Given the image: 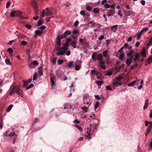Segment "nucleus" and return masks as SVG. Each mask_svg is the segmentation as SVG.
Instances as JSON below:
<instances>
[{"instance_id": "8", "label": "nucleus", "mask_w": 152, "mask_h": 152, "mask_svg": "<svg viewBox=\"0 0 152 152\" xmlns=\"http://www.w3.org/2000/svg\"><path fill=\"white\" fill-rule=\"evenodd\" d=\"M32 81V79H29L26 81L23 80V82L24 83V85H23L24 87V88L26 87L27 85L28 84L31 83V82Z\"/></svg>"}, {"instance_id": "2", "label": "nucleus", "mask_w": 152, "mask_h": 152, "mask_svg": "<svg viewBox=\"0 0 152 152\" xmlns=\"http://www.w3.org/2000/svg\"><path fill=\"white\" fill-rule=\"evenodd\" d=\"M3 135L4 137L5 136L6 137L8 136L11 137L15 135L16 137H17L18 136L17 135L15 134V132L9 133L8 131H7L5 132L4 133Z\"/></svg>"}, {"instance_id": "40", "label": "nucleus", "mask_w": 152, "mask_h": 152, "mask_svg": "<svg viewBox=\"0 0 152 152\" xmlns=\"http://www.w3.org/2000/svg\"><path fill=\"white\" fill-rule=\"evenodd\" d=\"M52 14V12L50 10H48L45 16H48Z\"/></svg>"}, {"instance_id": "32", "label": "nucleus", "mask_w": 152, "mask_h": 152, "mask_svg": "<svg viewBox=\"0 0 152 152\" xmlns=\"http://www.w3.org/2000/svg\"><path fill=\"white\" fill-rule=\"evenodd\" d=\"M99 105V103L98 102H96L94 106V109L96 110L97 109Z\"/></svg>"}, {"instance_id": "11", "label": "nucleus", "mask_w": 152, "mask_h": 152, "mask_svg": "<svg viewBox=\"0 0 152 152\" xmlns=\"http://www.w3.org/2000/svg\"><path fill=\"white\" fill-rule=\"evenodd\" d=\"M79 42L81 43L82 45H86L87 44V42L86 41L85 39L80 38L79 39Z\"/></svg>"}, {"instance_id": "57", "label": "nucleus", "mask_w": 152, "mask_h": 152, "mask_svg": "<svg viewBox=\"0 0 152 152\" xmlns=\"http://www.w3.org/2000/svg\"><path fill=\"white\" fill-rule=\"evenodd\" d=\"M80 66L79 65H77L75 67V69L76 70H78L80 69Z\"/></svg>"}, {"instance_id": "35", "label": "nucleus", "mask_w": 152, "mask_h": 152, "mask_svg": "<svg viewBox=\"0 0 152 152\" xmlns=\"http://www.w3.org/2000/svg\"><path fill=\"white\" fill-rule=\"evenodd\" d=\"M16 15L19 17L21 14L22 13V12L19 10H16Z\"/></svg>"}, {"instance_id": "41", "label": "nucleus", "mask_w": 152, "mask_h": 152, "mask_svg": "<svg viewBox=\"0 0 152 152\" xmlns=\"http://www.w3.org/2000/svg\"><path fill=\"white\" fill-rule=\"evenodd\" d=\"M66 64L69 67L71 68L73 65V62L72 61H71L68 64V63H66Z\"/></svg>"}, {"instance_id": "25", "label": "nucleus", "mask_w": 152, "mask_h": 152, "mask_svg": "<svg viewBox=\"0 0 152 152\" xmlns=\"http://www.w3.org/2000/svg\"><path fill=\"white\" fill-rule=\"evenodd\" d=\"M5 62L6 64L7 65H11L12 64L10 62V61L9 59L6 58L5 60Z\"/></svg>"}, {"instance_id": "34", "label": "nucleus", "mask_w": 152, "mask_h": 152, "mask_svg": "<svg viewBox=\"0 0 152 152\" xmlns=\"http://www.w3.org/2000/svg\"><path fill=\"white\" fill-rule=\"evenodd\" d=\"M147 61L149 64L151 63L152 62V56H151L149 57Z\"/></svg>"}, {"instance_id": "44", "label": "nucleus", "mask_w": 152, "mask_h": 152, "mask_svg": "<svg viewBox=\"0 0 152 152\" xmlns=\"http://www.w3.org/2000/svg\"><path fill=\"white\" fill-rule=\"evenodd\" d=\"M76 44V42L74 41H72L71 43V45L74 48H76V46H75V44Z\"/></svg>"}, {"instance_id": "14", "label": "nucleus", "mask_w": 152, "mask_h": 152, "mask_svg": "<svg viewBox=\"0 0 152 152\" xmlns=\"http://www.w3.org/2000/svg\"><path fill=\"white\" fill-rule=\"evenodd\" d=\"M60 38H61V36H60L59 35H58L57 38V44L59 45H61V41L60 39Z\"/></svg>"}, {"instance_id": "39", "label": "nucleus", "mask_w": 152, "mask_h": 152, "mask_svg": "<svg viewBox=\"0 0 152 152\" xmlns=\"http://www.w3.org/2000/svg\"><path fill=\"white\" fill-rule=\"evenodd\" d=\"M14 91L15 88L14 87H13L12 88V89L10 92L9 93V95L10 96L12 95L13 93L14 92Z\"/></svg>"}, {"instance_id": "15", "label": "nucleus", "mask_w": 152, "mask_h": 152, "mask_svg": "<svg viewBox=\"0 0 152 152\" xmlns=\"http://www.w3.org/2000/svg\"><path fill=\"white\" fill-rule=\"evenodd\" d=\"M134 52V50H130L129 52L126 53V55L129 57H131Z\"/></svg>"}, {"instance_id": "31", "label": "nucleus", "mask_w": 152, "mask_h": 152, "mask_svg": "<svg viewBox=\"0 0 152 152\" xmlns=\"http://www.w3.org/2000/svg\"><path fill=\"white\" fill-rule=\"evenodd\" d=\"M124 47H126L129 50H130L132 48V46H129L127 43H125L124 45Z\"/></svg>"}, {"instance_id": "42", "label": "nucleus", "mask_w": 152, "mask_h": 152, "mask_svg": "<svg viewBox=\"0 0 152 152\" xmlns=\"http://www.w3.org/2000/svg\"><path fill=\"white\" fill-rule=\"evenodd\" d=\"M93 12L95 13H97L99 12V9L97 8H95L93 9Z\"/></svg>"}, {"instance_id": "49", "label": "nucleus", "mask_w": 152, "mask_h": 152, "mask_svg": "<svg viewBox=\"0 0 152 152\" xmlns=\"http://www.w3.org/2000/svg\"><path fill=\"white\" fill-rule=\"evenodd\" d=\"M34 85L33 84H30L26 88V90H27L31 88L32 87L34 86Z\"/></svg>"}, {"instance_id": "1", "label": "nucleus", "mask_w": 152, "mask_h": 152, "mask_svg": "<svg viewBox=\"0 0 152 152\" xmlns=\"http://www.w3.org/2000/svg\"><path fill=\"white\" fill-rule=\"evenodd\" d=\"M93 126L91 124H89V126L85 129L86 134L85 136L89 138L92 135L94 132V130L93 129Z\"/></svg>"}, {"instance_id": "37", "label": "nucleus", "mask_w": 152, "mask_h": 152, "mask_svg": "<svg viewBox=\"0 0 152 152\" xmlns=\"http://www.w3.org/2000/svg\"><path fill=\"white\" fill-rule=\"evenodd\" d=\"M75 127L77 128L78 129H79V130L80 131V132H82V129L81 126H79L77 125H75Z\"/></svg>"}, {"instance_id": "36", "label": "nucleus", "mask_w": 152, "mask_h": 152, "mask_svg": "<svg viewBox=\"0 0 152 152\" xmlns=\"http://www.w3.org/2000/svg\"><path fill=\"white\" fill-rule=\"evenodd\" d=\"M108 51L107 50L104 51L103 53V56L105 57L107 56L108 54Z\"/></svg>"}, {"instance_id": "18", "label": "nucleus", "mask_w": 152, "mask_h": 152, "mask_svg": "<svg viewBox=\"0 0 152 152\" xmlns=\"http://www.w3.org/2000/svg\"><path fill=\"white\" fill-rule=\"evenodd\" d=\"M132 62V59L131 58H128L126 59V64L127 65H130Z\"/></svg>"}, {"instance_id": "58", "label": "nucleus", "mask_w": 152, "mask_h": 152, "mask_svg": "<svg viewBox=\"0 0 152 152\" xmlns=\"http://www.w3.org/2000/svg\"><path fill=\"white\" fill-rule=\"evenodd\" d=\"M94 96L95 98L98 100H100L101 99L100 97L98 95H95Z\"/></svg>"}, {"instance_id": "13", "label": "nucleus", "mask_w": 152, "mask_h": 152, "mask_svg": "<svg viewBox=\"0 0 152 152\" xmlns=\"http://www.w3.org/2000/svg\"><path fill=\"white\" fill-rule=\"evenodd\" d=\"M65 52V51L63 50H60V51L57 52L56 55L58 56L62 55L64 54Z\"/></svg>"}, {"instance_id": "29", "label": "nucleus", "mask_w": 152, "mask_h": 152, "mask_svg": "<svg viewBox=\"0 0 152 152\" xmlns=\"http://www.w3.org/2000/svg\"><path fill=\"white\" fill-rule=\"evenodd\" d=\"M122 77L121 75H119L118 77L115 78V79L118 81H121L122 79Z\"/></svg>"}, {"instance_id": "45", "label": "nucleus", "mask_w": 152, "mask_h": 152, "mask_svg": "<svg viewBox=\"0 0 152 152\" xmlns=\"http://www.w3.org/2000/svg\"><path fill=\"white\" fill-rule=\"evenodd\" d=\"M37 76V73L35 72L33 75V79L34 80H36V78Z\"/></svg>"}, {"instance_id": "62", "label": "nucleus", "mask_w": 152, "mask_h": 152, "mask_svg": "<svg viewBox=\"0 0 152 152\" xmlns=\"http://www.w3.org/2000/svg\"><path fill=\"white\" fill-rule=\"evenodd\" d=\"M21 44L22 45H26L27 44V43L25 41H23L21 42Z\"/></svg>"}, {"instance_id": "4", "label": "nucleus", "mask_w": 152, "mask_h": 152, "mask_svg": "<svg viewBox=\"0 0 152 152\" xmlns=\"http://www.w3.org/2000/svg\"><path fill=\"white\" fill-rule=\"evenodd\" d=\"M108 11L110 12V13L107 12V15L108 17L113 16L115 13V10L114 9H109Z\"/></svg>"}, {"instance_id": "61", "label": "nucleus", "mask_w": 152, "mask_h": 152, "mask_svg": "<svg viewBox=\"0 0 152 152\" xmlns=\"http://www.w3.org/2000/svg\"><path fill=\"white\" fill-rule=\"evenodd\" d=\"M115 6L114 4H112L111 5H110L109 8H112L113 9L115 10Z\"/></svg>"}, {"instance_id": "23", "label": "nucleus", "mask_w": 152, "mask_h": 152, "mask_svg": "<svg viewBox=\"0 0 152 152\" xmlns=\"http://www.w3.org/2000/svg\"><path fill=\"white\" fill-rule=\"evenodd\" d=\"M139 55L138 53H137L135 55V58H134V60L135 61H137V60H139Z\"/></svg>"}, {"instance_id": "26", "label": "nucleus", "mask_w": 152, "mask_h": 152, "mask_svg": "<svg viewBox=\"0 0 152 152\" xmlns=\"http://www.w3.org/2000/svg\"><path fill=\"white\" fill-rule=\"evenodd\" d=\"M136 82V81H134L128 84V86L129 87H133L134 86V85L135 83Z\"/></svg>"}, {"instance_id": "43", "label": "nucleus", "mask_w": 152, "mask_h": 152, "mask_svg": "<svg viewBox=\"0 0 152 152\" xmlns=\"http://www.w3.org/2000/svg\"><path fill=\"white\" fill-rule=\"evenodd\" d=\"M56 61V58H54L53 60L51 61V62L53 64H55Z\"/></svg>"}, {"instance_id": "63", "label": "nucleus", "mask_w": 152, "mask_h": 152, "mask_svg": "<svg viewBox=\"0 0 152 152\" xmlns=\"http://www.w3.org/2000/svg\"><path fill=\"white\" fill-rule=\"evenodd\" d=\"M46 28V26H42L40 27L39 28L41 29V30L43 31V30L45 29Z\"/></svg>"}, {"instance_id": "28", "label": "nucleus", "mask_w": 152, "mask_h": 152, "mask_svg": "<svg viewBox=\"0 0 152 152\" xmlns=\"http://www.w3.org/2000/svg\"><path fill=\"white\" fill-rule=\"evenodd\" d=\"M13 107V105L12 104H10L7 107V112H9L11 110V109Z\"/></svg>"}, {"instance_id": "12", "label": "nucleus", "mask_w": 152, "mask_h": 152, "mask_svg": "<svg viewBox=\"0 0 152 152\" xmlns=\"http://www.w3.org/2000/svg\"><path fill=\"white\" fill-rule=\"evenodd\" d=\"M103 58V57L102 54H99L98 55L97 58L99 61H102Z\"/></svg>"}, {"instance_id": "9", "label": "nucleus", "mask_w": 152, "mask_h": 152, "mask_svg": "<svg viewBox=\"0 0 152 152\" xmlns=\"http://www.w3.org/2000/svg\"><path fill=\"white\" fill-rule=\"evenodd\" d=\"M149 104V100L148 99H147L145 101V104L143 106V109L145 110L146 109L148 106Z\"/></svg>"}, {"instance_id": "22", "label": "nucleus", "mask_w": 152, "mask_h": 152, "mask_svg": "<svg viewBox=\"0 0 152 152\" xmlns=\"http://www.w3.org/2000/svg\"><path fill=\"white\" fill-rule=\"evenodd\" d=\"M95 68H94V69L91 70V73L92 75H96V74L97 73L99 72L95 70Z\"/></svg>"}, {"instance_id": "10", "label": "nucleus", "mask_w": 152, "mask_h": 152, "mask_svg": "<svg viewBox=\"0 0 152 152\" xmlns=\"http://www.w3.org/2000/svg\"><path fill=\"white\" fill-rule=\"evenodd\" d=\"M44 32L43 31L39 30H36L35 31V34L37 35L40 36V35Z\"/></svg>"}, {"instance_id": "53", "label": "nucleus", "mask_w": 152, "mask_h": 152, "mask_svg": "<svg viewBox=\"0 0 152 152\" xmlns=\"http://www.w3.org/2000/svg\"><path fill=\"white\" fill-rule=\"evenodd\" d=\"M148 29V28H143L142 30L141 31V32H145L147 31Z\"/></svg>"}, {"instance_id": "27", "label": "nucleus", "mask_w": 152, "mask_h": 152, "mask_svg": "<svg viewBox=\"0 0 152 152\" xmlns=\"http://www.w3.org/2000/svg\"><path fill=\"white\" fill-rule=\"evenodd\" d=\"M113 84L115 85L116 86H121L122 85V83H118L117 82H114L113 83Z\"/></svg>"}, {"instance_id": "60", "label": "nucleus", "mask_w": 152, "mask_h": 152, "mask_svg": "<svg viewBox=\"0 0 152 152\" xmlns=\"http://www.w3.org/2000/svg\"><path fill=\"white\" fill-rule=\"evenodd\" d=\"M87 108L86 106H83L81 108V109L83 110H85V111H84L85 112H86L87 111L86 110L87 109Z\"/></svg>"}, {"instance_id": "48", "label": "nucleus", "mask_w": 152, "mask_h": 152, "mask_svg": "<svg viewBox=\"0 0 152 152\" xmlns=\"http://www.w3.org/2000/svg\"><path fill=\"white\" fill-rule=\"evenodd\" d=\"M137 65H138V64L137 63L136 64L134 65H132V66H131V67L129 69H134V67H137Z\"/></svg>"}, {"instance_id": "33", "label": "nucleus", "mask_w": 152, "mask_h": 152, "mask_svg": "<svg viewBox=\"0 0 152 152\" xmlns=\"http://www.w3.org/2000/svg\"><path fill=\"white\" fill-rule=\"evenodd\" d=\"M16 12L17 11H16V10H14V11L10 13L11 16L12 17H14L15 16V15H16Z\"/></svg>"}, {"instance_id": "7", "label": "nucleus", "mask_w": 152, "mask_h": 152, "mask_svg": "<svg viewBox=\"0 0 152 152\" xmlns=\"http://www.w3.org/2000/svg\"><path fill=\"white\" fill-rule=\"evenodd\" d=\"M31 4L34 8V10L36 11H37V1L35 0H33L31 3Z\"/></svg>"}, {"instance_id": "51", "label": "nucleus", "mask_w": 152, "mask_h": 152, "mask_svg": "<svg viewBox=\"0 0 152 152\" xmlns=\"http://www.w3.org/2000/svg\"><path fill=\"white\" fill-rule=\"evenodd\" d=\"M112 72L111 71H107V72L106 74L107 75L110 76H111L112 74Z\"/></svg>"}, {"instance_id": "47", "label": "nucleus", "mask_w": 152, "mask_h": 152, "mask_svg": "<svg viewBox=\"0 0 152 152\" xmlns=\"http://www.w3.org/2000/svg\"><path fill=\"white\" fill-rule=\"evenodd\" d=\"M80 14L83 16H85L86 15V12L84 10H82L80 12Z\"/></svg>"}, {"instance_id": "59", "label": "nucleus", "mask_w": 152, "mask_h": 152, "mask_svg": "<svg viewBox=\"0 0 152 152\" xmlns=\"http://www.w3.org/2000/svg\"><path fill=\"white\" fill-rule=\"evenodd\" d=\"M10 4V1H7V4H6V8H8L9 7Z\"/></svg>"}, {"instance_id": "24", "label": "nucleus", "mask_w": 152, "mask_h": 152, "mask_svg": "<svg viewBox=\"0 0 152 152\" xmlns=\"http://www.w3.org/2000/svg\"><path fill=\"white\" fill-rule=\"evenodd\" d=\"M97 85L98 86H101L104 83V81H97L96 82Z\"/></svg>"}, {"instance_id": "20", "label": "nucleus", "mask_w": 152, "mask_h": 152, "mask_svg": "<svg viewBox=\"0 0 152 152\" xmlns=\"http://www.w3.org/2000/svg\"><path fill=\"white\" fill-rule=\"evenodd\" d=\"M152 127H149L147 128L145 133V136H147L150 132Z\"/></svg>"}, {"instance_id": "3", "label": "nucleus", "mask_w": 152, "mask_h": 152, "mask_svg": "<svg viewBox=\"0 0 152 152\" xmlns=\"http://www.w3.org/2000/svg\"><path fill=\"white\" fill-rule=\"evenodd\" d=\"M71 34V32L67 30L63 34L61 35V38H65L67 37L68 35H70Z\"/></svg>"}, {"instance_id": "46", "label": "nucleus", "mask_w": 152, "mask_h": 152, "mask_svg": "<svg viewBox=\"0 0 152 152\" xmlns=\"http://www.w3.org/2000/svg\"><path fill=\"white\" fill-rule=\"evenodd\" d=\"M71 40V39L69 38H67L66 39V43L68 45H69V43Z\"/></svg>"}, {"instance_id": "56", "label": "nucleus", "mask_w": 152, "mask_h": 152, "mask_svg": "<svg viewBox=\"0 0 152 152\" xmlns=\"http://www.w3.org/2000/svg\"><path fill=\"white\" fill-rule=\"evenodd\" d=\"M63 62V61L61 59L59 60L58 61V62L59 65L62 64Z\"/></svg>"}, {"instance_id": "16", "label": "nucleus", "mask_w": 152, "mask_h": 152, "mask_svg": "<svg viewBox=\"0 0 152 152\" xmlns=\"http://www.w3.org/2000/svg\"><path fill=\"white\" fill-rule=\"evenodd\" d=\"M117 25H115L111 27V29L114 32H115L117 30Z\"/></svg>"}, {"instance_id": "21", "label": "nucleus", "mask_w": 152, "mask_h": 152, "mask_svg": "<svg viewBox=\"0 0 152 152\" xmlns=\"http://www.w3.org/2000/svg\"><path fill=\"white\" fill-rule=\"evenodd\" d=\"M140 54L143 57H145L146 56L145 51L144 49L142 50V51L140 53Z\"/></svg>"}, {"instance_id": "55", "label": "nucleus", "mask_w": 152, "mask_h": 152, "mask_svg": "<svg viewBox=\"0 0 152 152\" xmlns=\"http://www.w3.org/2000/svg\"><path fill=\"white\" fill-rule=\"evenodd\" d=\"M86 9L88 11H91L92 9V8L90 6H88L86 7Z\"/></svg>"}, {"instance_id": "5", "label": "nucleus", "mask_w": 152, "mask_h": 152, "mask_svg": "<svg viewBox=\"0 0 152 152\" xmlns=\"http://www.w3.org/2000/svg\"><path fill=\"white\" fill-rule=\"evenodd\" d=\"M16 93L21 97H22L23 96V91L19 88H17L16 89Z\"/></svg>"}, {"instance_id": "30", "label": "nucleus", "mask_w": 152, "mask_h": 152, "mask_svg": "<svg viewBox=\"0 0 152 152\" xmlns=\"http://www.w3.org/2000/svg\"><path fill=\"white\" fill-rule=\"evenodd\" d=\"M55 78L54 77H53L50 79L52 86H54L55 85Z\"/></svg>"}, {"instance_id": "38", "label": "nucleus", "mask_w": 152, "mask_h": 152, "mask_svg": "<svg viewBox=\"0 0 152 152\" xmlns=\"http://www.w3.org/2000/svg\"><path fill=\"white\" fill-rule=\"evenodd\" d=\"M124 55L123 54H121L119 57V59L120 60H121V61H124Z\"/></svg>"}, {"instance_id": "6", "label": "nucleus", "mask_w": 152, "mask_h": 152, "mask_svg": "<svg viewBox=\"0 0 152 152\" xmlns=\"http://www.w3.org/2000/svg\"><path fill=\"white\" fill-rule=\"evenodd\" d=\"M96 77L97 79L102 80L104 78V77L102 75V74L99 72L96 75Z\"/></svg>"}, {"instance_id": "64", "label": "nucleus", "mask_w": 152, "mask_h": 152, "mask_svg": "<svg viewBox=\"0 0 152 152\" xmlns=\"http://www.w3.org/2000/svg\"><path fill=\"white\" fill-rule=\"evenodd\" d=\"M104 39V36L103 35L101 36L99 38V40H102Z\"/></svg>"}, {"instance_id": "54", "label": "nucleus", "mask_w": 152, "mask_h": 152, "mask_svg": "<svg viewBox=\"0 0 152 152\" xmlns=\"http://www.w3.org/2000/svg\"><path fill=\"white\" fill-rule=\"evenodd\" d=\"M45 10H43L42 11V14L41 15L40 17L42 18H43L45 16Z\"/></svg>"}, {"instance_id": "52", "label": "nucleus", "mask_w": 152, "mask_h": 152, "mask_svg": "<svg viewBox=\"0 0 152 152\" xmlns=\"http://www.w3.org/2000/svg\"><path fill=\"white\" fill-rule=\"evenodd\" d=\"M92 58L94 61H95L96 60V55L95 54L93 53V54L92 55Z\"/></svg>"}, {"instance_id": "19", "label": "nucleus", "mask_w": 152, "mask_h": 152, "mask_svg": "<svg viewBox=\"0 0 152 152\" xmlns=\"http://www.w3.org/2000/svg\"><path fill=\"white\" fill-rule=\"evenodd\" d=\"M44 23V20L39 19L38 22L37 26H39L41 25Z\"/></svg>"}, {"instance_id": "50", "label": "nucleus", "mask_w": 152, "mask_h": 152, "mask_svg": "<svg viewBox=\"0 0 152 152\" xmlns=\"http://www.w3.org/2000/svg\"><path fill=\"white\" fill-rule=\"evenodd\" d=\"M7 50L11 54H12L13 52V50L12 48H9Z\"/></svg>"}, {"instance_id": "17", "label": "nucleus", "mask_w": 152, "mask_h": 152, "mask_svg": "<svg viewBox=\"0 0 152 152\" xmlns=\"http://www.w3.org/2000/svg\"><path fill=\"white\" fill-rule=\"evenodd\" d=\"M72 106L71 104H70L69 103H67L65 106L64 107V108L65 109H71L72 108Z\"/></svg>"}]
</instances>
